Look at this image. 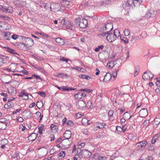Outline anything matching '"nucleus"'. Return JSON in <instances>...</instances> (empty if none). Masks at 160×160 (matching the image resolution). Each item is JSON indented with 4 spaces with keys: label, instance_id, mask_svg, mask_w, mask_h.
I'll list each match as a JSON object with an SVG mask.
<instances>
[{
    "label": "nucleus",
    "instance_id": "69168bd1",
    "mask_svg": "<svg viewBox=\"0 0 160 160\" xmlns=\"http://www.w3.org/2000/svg\"><path fill=\"white\" fill-rule=\"evenodd\" d=\"M50 138H51V141H53L55 139L54 136L53 134H51L50 136Z\"/></svg>",
    "mask_w": 160,
    "mask_h": 160
},
{
    "label": "nucleus",
    "instance_id": "680f3d73",
    "mask_svg": "<svg viewBox=\"0 0 160 160\" xmlns=\"http://www.w3.org/2000/svg\"><path fill=\"white\" fill-rule=\"evenodd\" d=\"M159 78H157V81L156 82V84L157 87H160V81L159 80Z\"/></svg>",
    "mask_w": 160,
    "mask_h": 160
},
{
    "label": "nucleus",
    "instance_id": "0e129e2a",
    "mask_svg": "<svg viewBox=\"0 0 160 160\" xmlns=\"http://www.w3.org/2000/svg\"><path fill=\"white\" fill-rule=\"evenodd\" d=\"M77 153L79 154H80L82 153V150L80 148H78L77 149Z\"/></svg>",
    "mask_w": 160,
    "mask_h": 160
},
{
    "label": "nucleus",
    "instance_id": "4be33fe9",
    "mask_svg": "<svg viewBox=\"0 0 160 160\" xmlns=\"http://www.w3.org/2000/svg\"><path fill=\"white\" fill-rule=\"evenodd\" d=\"M8 92L11 94H15L17 92L16 89L14 87H11Z\"/></svg>",
    "mask_w": 160,
    "mask_h": 160
},
{
    "label": "nucleus",
    "instance_id": "49530a36",
    "mask_svg": "<svg viewBox=\"0 0 160 160\" xmlns=\"http://www.w3.org/2000/svg\"><path fill=\"white\" fill-rule=\"evenodd\" d=\"M11 106V104L10 102H8L7 104H6L4 106V108L6 109H8Z\"/></svg>",
    "mask_w": 160,
    "mask_h": 160
},
{
    "label": "nucleus",
    "instance_id": "338daca9",
    "mask_svg": "<svg viewBox=\"0 0 160 160\" xmlns=\"http://www.w3.org/2000/svg\"><path fill=\"white\" fill-rule=\"evenodd\" d=\"M23 120V119L21 117H19L17 119V121L18 122H22Z\"/></svg>",
    "mask_w": 160,
    "mask_h": 160
},
{
    "label": "nucleus",
    "instance_id": "dca6fc26",
    "mask_svg": "<svg viewBox=\"0 0 160 160\" xmlns=\"http://www.w3.org/2000/svg\"><path fill=\"white\" fill-rule=\"evenodd\" d=\"M55 41L59 45L61 46L63 45L65 43L64 40L60 38H57L56 39Z\"/></svg>",
    "mask_w": 160,
    "mask_h": 160
},
{
    "label": "nucleus",
    "instance_id": "a18cd8bd",
    "mask_svg": "<svg viewBox=\"0 0 160 160\" xmlns=\"http://www.w3.org/2000/svg\"><path fill=\"white\" fill-rule=\"evenodd\" d=\"M0 9L3 12H6L7 7L5 6L0 5Z\"/></svg>",
    "mask_w": 160,
    "mask_h": 160
},
{
    "label": "nucleus",
    "instance_id": "37998d69",
    "mask_svg": "<svg viewBox=\"0 0 160 160\" xmlns=\"http://www.w3.org/2000/svg\"><path fill=\"white\" fill-rule=\"evenodd\" d=\"M124 33L125 36H128L130 33V31L127 29H125L124 31Z\"/></svg>",
    "mask_w": 160,
    "mask_h": 160
},
{
    "label": "nucleus",
    "instance_id": "1a4fd4ad",
    "mask_svg": "<svg viewBox=\"0 0 160 160\" xmlns=\"http://www.w3.org/2000/svg\"><path fill=\"white\" fill-rule=\"evenodd\" d=\"M86 96V93L79 91V92L75 94L74 95V97L76 99H80L82 98L85 97Z\"/></svg>",
    "mask_w": 160,
    "mask_h": 160
},
{
    "label": "nucleus",
    "instance_id": "3c124183",
    "mask_svg": "<svg viewBox=\"0 0 160 160\" xmlns=\"http://www.w3.org/2000/svg\"><path fill=\"white\" fill-rule=\"evenodd\" d=\"M32 77H34L35 78H36L37 80H40L41 81H42V78L40 77L38 75H36L35 74H33L32 75Z\"/></svg>",
    "mask_w": 160,
    "mask_h": 160
},
{
    "label": "nucleus",
    "instance_id": "ddd939ff",
    "mask_svg": "<svg viewBox=\"0 0 160 160\" xmlns=\"http://www.w3.org/2000/svg\"><path fill=\"white\" fill-rule=\"evenodd\" d=\"M155 12H156L153 10H150L147 13V17L148 18L153 17L156 15Z\"/></svg>",
    "mask_w": 160,
    "mask_h": 160
},
{
    "label": "nucleus",
    "instance_id": "39448f33",
    "mask_svg": "<svg viewBox=\"0 0 160 160\" xmlns=\"http://www.w3.org/2000/svg\"><path fill=\"white\" fill-rule=\"evenodd\" d=\"M91 154V152L88 150L84 149L82 150V153L80 155L83 158H88L89 157Z\"/></svg>",
    "mask_w": 160,
    "mask_h": 160
},
{
    "label": "nucleus",
    "instance_id": "2eb2a0df",
    "mask_svg": "<svg viewBox=\"0 0 160 160\" xmlns=\"http://www.w3.org/2000/svg\"><path fill=\"white\" fill-rule=\"evenodd\" d=\"M19 96L22 97L23 100H27L28 99V93H25V92L21 93Z\"/></svg>",
    "mask_w": 160,
    "mask_h": 160
},
{
    "label": "nucleus",
    "instance_id": "bb28decb",
    "mask_svg": "<svg viewBox=\"0 0 160 160\" xmlns=\"http://www.w3.org/2000/svg\"><path fill=\"white\" fill-rule=\"evenodd\" d=\"M142 2V0H134L133 5L134 6L139 5Z\"/></svg>",
    "mask_w": 160,
    "mask_h": 160
},
{
    "label": "nucleus",
    "instance_id": "4468645a",
    "mask_svg": "<svg viewBox=\"0 0 160 160\" xmlns=\"http://www.w3.org/2000/svg\"><path fill=\"white\" fill-rule=\"evenodd\" d=\"M37 134L35 133H32L28 137V140L32 142L34 141L36 139Z\"/></svg>",
    "mask_w": 160,
    "mask_h": 160
},
{
    "label": "nucleus",
    "instance_id": "f03ea898",
    "mask_svg": "<svg viewBox=\"0 0 160 160\" xmlns=\"http://www.w3.org/2000/svg\"><path fill=\"white\" fill-rule=\"evenodd\" d=\"M99 35L100 36L102 37H105L106 39L111 42H113L117 39L116 37H115V36L113 34V33L110 32L102 33L101 34H99Z\"/></svg>",
    "mask_w": 160,
    "mask_h": 160
},
{
    "label": "nucleus",
    "instance_id": "ea45409f",
    "mask_svg": "<svg viewBox=\"0 0 160 160\" xmlns=\"http://www.w3.org/2000/svg\"><path fill=\"white\" fill-rule=\"evenodd\" d=\"M158 137L157 136H153L151 140V143L152 144H154L156 142L157 139H158Z\"/></svg>",
    "mask_w": 160,
    "mask_h": 160
},
{
    "label": "nucleus",
    "instance_id": "5fc2aeb1",
    "mask_svg": "<svg viewBox=\"0 0 160 160\" xmlns=\"http://www.w3.org/2000/svg\"><path fill=\"white\" fill-rule=\"evenodd\" d=\"M154 149V146L153 145H150L148 147V150L150 151H153Z\"/></svg>",
    "mask_w": 160,
    "mask_h": 160
},
{
    "label": "nucleus",
    "instance_id": "de8ad7c7",
    "mask_svg": "<svg viewBox=\"0 0 160 160\" xmlns=\"http://www.w3.org/2000/svg\"><path fill=\"white\" fill-rule=\"evenodd\" d=\"M63 4L65 7H67L71 5L70 2L67 1H65L63 2Z\"/></svg>",
    "mask_w": 160,
    "mask_h": 160
},
{
    "label": "nucleus",
    "instance_id": "393cba45",
    "mask_svg": "<svg viewBox=\"0 0 160 160\" xmlns=\"http://www.w3.org/2000/svg\"><path fill=\"white\" fill-rule=\"evenodd\" d=\"M79 91H81L82 92L87 93H89L92 92V90L89 89L87 88H84V89H80L79 90Z\"/></svg>",
    "mask_w": 160,
    "mask_h": 160
},
{
    "label": "nucleus",
    "instance_id": "bf43d9fd",
    "mask_svg": "<svg viewBox=\"0 0 160 160\" xmlns=\"http://www.w3.org/2000/svg\"><path fill=\"white\" fill-rule=\"evenodd\" d=\"M18 37V36L17 35L14 34L12 36V38L14 40H16Z\"/></svg>",
    "mask_w": 160,
    "mask_h": 160
},
{
    "label": "nucleus",
    "instance_id": "20e7f679",
    "mask_svg": "<svg viewBox=\"0 0 160 160\" xmlns=\"http://www.w3.org/2000/svg\"><path fill=\"white\" fill-rule=\"evenodd\" d=\"M77 107L79 109L83 110L86 108V104L84 101L79 100L77 103Z\"/></svg>",
    "mask_w": 160,
    "mask_h": 160
},
{
    "label": "nucleus",
    "instance_id": "e2e57ef3",
    "mask_svg": "<svg viewBox=\"0 0 160 160\" xmlns=\"http://www.w3.org/2000/svg\"><path fill=\"white\" fill-rule=\"evenodd\" d=\"M37 93L40 96L43 97L45 95V93L43 92H38Z\"/></svg>",
    "mask_w": 160,
    "mask_h": 160
},
{
    "label": "nucleus",
    "instance_id": "72a5a7b5",
    "mask_svg": "<svg viewBox=\"0 0 160 160\" xmlns=\"http://www.w3.org/2000/svg\"><path fill=\"white\" fill-rule=\"evenodd\" d=\"M59 23H60V25L61 26L67 25L68 22L67 21H66L65 19H62L60 22H59Z\"/></svg>",
    "mask_w": 160,
    "mask_h": 160
},
{
    "label": "nucleus",
    "instance_id": "774afa93",
    "mask_svg": "<svg viewBox=\"0 0 160 160\" xmlns=\"http://www.w3.org/2000/svg\"><path fill=\"white\" fill-rule=\"evenodd\" d=\"M116 130L118 131L121 132V130H122V128L120 126H117L116 127Z\"/></svg>",
    "mask_w": 160,
    "mask_h": 160
},
{
    "label": "nucleus",
    "instance_id": "473e14b6",
    "mask_svg": "<svg viewBox=\"0 0 160 160\" xmlns=\"http://www.w3.org/2000/svg\"><path fill=\"white\" fill-rule=\"evenodd\" d=\"M123 117L127 120L129 119L131 117V116H130L129 113H128L127 112H126L123 114Z\"/></svg>",
    "mask_w": 160,
    "mask_h": 160
},
{
    "label": "nucleus",
    "instance_id": "a211bd4d",
    "mask_svg": "<svg viewBox=\"0 0 160 160\" xmlns=\"http://www.w3.org/2000/svg\"><path fill=\"white\" fill-rule=\"evenodd\" d=\"M32 116V113L30 112L29 110V111H27L24 114V116L26 119H28L31 118Z\"/></svg>",
    "mask_w": 160,
    "mask_h": 160
},
{
    "label": "nucleus",
    "instance_id": "13d9d810",
    "mask_svg": "<svg viewBox=\"0 0 160 160\" xmlns=\"http://www.w3.org/2000/svg\"><path fill=\"white\" fill-rule=\"evenodd\" d=\"M22 110L21 108L19 109H17L15 111L13 112L12 114H16L18 112H19L20 111Z\"/></svg>",
    "mask_w": 160,
    "mask_h": 160
},
{
    "label": "nucleus",
    "instance_id": "e433bc0d",
    "mask_svg": "<svg viewBox=\"0 0 160 160\" xmlns=\"http://www.w3.org/2000/svg\"><path fill=\"white\" fill-rule=\"evenodd\" d=\"M81 19L82 18L79 17L75 19V23L76 25H78L79 26V23H80Z\"/></svg>",
    "mask_w": 160,
    "mask_h": 160
},
{
    "label": "nucleus",
    "instance_id": "7c9ffc66",
    "mask_svg": "<svg viewBox=\"0 0 160 160\" xmlns=\"http://www.w3.org/2000/svg\"><path fill=\"white\" fill-rule=\"evenodd\" d=\"M133 3V0H128L126 2V5L127 6H131Z\"/></svg>",
    "mask_w": 160,
    "mask_h": 160
},
{
    "label": "nucleus",
    "instance_id": "9d476101",
    "mask_svg": "<svg viewBox=\"0 0 160 160\" xmlns=\"http://www.w3.org/2000/svg\"><path fill=\"white\" fill-rule=\"evenodd\" d=\"M148 114V112L146 108L142 109L139 111V115L141 117H146Z\"/></svg>",
    "mask_w": 160,
    "mask_h": 160
},
{
    "label": "nucleus",
    "instance_id": "603ef678",
    "mask_svg": "<svg viewBox=\"0 0 160 160\" xmlns=\"http://www.w3.org/2000/svg\"><path fill=\"white\" fill-rule=\"evenodd\" d=\"M6 122V118H5L0 119V122L2 123H5Z\"/></svg>",
    "mask_w": 160,
    "mask_h": 160
},
{
    "label": "nucleus",
    "instance_id": "a19ab883",
    "mask_svg": "<svg viewBox=\"0 0 160 160\" xmlns=\"http://www.w3.org/2000/svg\"><path fill=\"white\" fill-rule=\"evenodd\" d=\"M139 67L138 66L136 67L135 71L134 73V77L138 75V73L139 72Z\"/></svg>",
    "mask_w": 160,
    "mask_h": 160
},
{
    "label": "nucleus",
    "instance_id": "f3484780",
    "mask_svg": "<svg viewBox=\"0 0 160 160\" xmlns=\"http://www.w3.org/2000/svg\"><path fill=\"white\" fill-rule=\"evenodd\" d=\"M116 63V62L115 61H111L108 62L107 64V68L111 69L114 66Z\"/></svg>",
    "mask_w": 160,
    "mask_h": 160
},
{
    "label": "nucleus",
    "instance_id": "6ab92c4d",
    "mask_svg": "<svg viewBox=\"0 0 160 160\" xmlns=\"http://www.w3.org/2000/svg\"><path fill=\"white\" fill-rule=\"evenodd\" d=\"M71 132L70 131H67L64 134V137L66 138L65 139L68 140L71 137Z\"/></svg>",
    "mask_w": 160,
    "mask_h": 160
},
{
    "label": "nucleus",
    "instance_id": "a878e982",
    "mask_svg": "<svg viewBox=\"0 0 160 160\" xmlns=\"http://www.w3.org/2000/svg\"><path fill=\"white\" fill-rule=\"evenodd\" d=\"M139 144H141L140 146L141 148H144L147 145V142L146 141L143 140L139 142Z\"/></svg>",
    "mask_w": 160,
    "mask_h": 160
},
{
    "label": "nucleus",
    "instance_id": "f704fd0d",
    "mask_svg": "<svg viewBox=\"0 0 160 160\" xmlns=\"http://www.w3.org/2000/svg\"><path fill=\"white\" fill-rule=\"evenodd\" d=\"M118 71L119 70L118 69H116L113 72L112 75L114 78H115L116 77L117 75V73Z\"/></svg>",
    "mask_w": 160,
    "mask_h": 160
},
{
    "label": "nucleus",
    "instance_id": "0eeeda50",
    "mask_svg": "<svg viewBox=\"0 0 160 160\" xmlns=\"http://www.w3.org/2000/svg\"><path fill=\"white\" fill-rule=\"evenodd\" d=\"M88 21L87 20L82 18L80 23H79V26L80 28H85L88 26Z\"/></svg>",
    "mask_w": 160,
    "mask_h": 160
},
{
    "label": "nucleus",
    "instance_id": "aec40b11",
    "mask_svg": "<svg viewBox=\"0 0 160 160\" xmlns=\"http://www.w3.org/2000/svg\"><path fill=\"white\" fill-rule=\"evenodd\" d=\"M50 128L53 132L56 133L57 132L58 128L57 126L52 124L51 125Z\"/></svg>",
    "mask_w": 160,
    "mask_h": 160
},
{
    "label": "nucleus",
    "instance_id": "4d7b16f0",
    "mask_svg": "<svg viewBox=\"0 0 160 160\" xmlns=\"http://www.w3.org/2000/svg\"><path fill=\"white\" fill-rule=\"evenodd\" d=\"M36 114L37 116L36 117L38 119L39 117H40L41 116V112L39 111L37 112Z\"/></svg>",
    "mask_w": 160,
    "mask_h": 160
},
{
    "label": "nucleus",
    "instance_id": "c9c22d12",
    "mask_svg": "<svg viewBox=\"0 0 160 160\" xmlns=\"http://www.w3.org/2000/svg\"><path fill=\"white\" fill-rule=\"evenodd\" d=\"M33 67L35 68L38 70L39 71H41V72H43L44 71L43 68H42L41 67L38 66L37 65L34 66H33Z\"/></svg>",
    "mask_w": 160,
    "mask_h": 160
},
{
    "label": "nucleus",
    "instance_id": "2f4dec72",
    "mask_svg": "<svg viewBox=\"0 0 160 160\" xmlns=\"http://www.w3.org/2000/svg\"><path fill=\"white\" fill-rule=\"evenodd\" d=\"M92 105L91 102L90 101H88L86 104V108H87L88 109L92 108Z\"/></svg>",
    "mask_w": 160,
    "mask_h": 160
},
{
    "label": "nucleus",
    "instance_id": "052dcab7",
    "mask_svg": "<svg viewBox=\"0 0 160 160\" xmlns=\"http://www.w3.org/2000/svg\"><path fill=\"white\" fill-rule=\"evenodd\" d=\"M61 60L62 61H65L66 62H67L68 61V59L64 57H61Z\"/></svg>",
    "mask_w": 160,
    "mask_h": 160
},
{
    "label": "nucleus",
    "instance_id": "58836bf2",
    "mask_svg": "<svg viewBox=\"0 0 160 160\" xmlns=\"http://www.w3.org/2000/svg\"><path fill=\"white\" fill-rule=\"evenodd\" d=\"M149 121L148 120H145L143 123V126L145 127H147L149 124Z\"/></svg>",
    "mask_w": 160,
    "mask_h": 160
},
{
    "label": "nucleus",
    "instance_id": "9b49d317",
    "mask_svg": "<svg viewBox=\"0 0 160 160\" xmlns=\"http://www.w3.org/2000/svg\"><path fill=\"white\" fill-rule=\"evenodd\" d=\"M112 77V75L109 72L107 73L104 76L103 81L107 82L110 80Z\"/></svg>",
    "mask_w": 160,
    "mask_h": 160
},
{
    "label": "nucleus",
    "instance_id": "6e6552de",
    "mask_svg": "<svg viewBox=\"0 0 160 160\" xmlns=\"http://www.w3.org/2000/svg\"><path fill=\"white\" fill-rule=\"evenodd\" d=\"M26 41V43L27 45V46L28 47H31L33 45L34 42L32 39L29 38H25L23 37Z\"/></svg>",
    "mask_w": 160,
    "mask_h": 160
},
{
    "label": "nucleus",
    "instance_id": "c85d7f7f",
    "mask_svg": "<svg viewBox=\"0 0 160 160\" xmlns=\"http://www.w3.org/2000/svg\"><path fill=\"white\" fill-rule=\"evenodd\" d=\"M79 77L81 78H82L86 79H89L91 78L90 77L88 76H87L84 74H82L79 75Z\"/></svg>",
    "mask_w": 160,
    "mask_h": 160
},
{
    "label": "nucleus",
    "instance_id": "864d4df0",
    "mask_svg": "<svg viewBox=\"0 0 160 160\" xmlns=\"http://www.w3.org/2000/svg\"><path fill=\"white\" fill-rule=\"evenodd\" d=\"M113 113V111L112 110H110L108 112V115L109 117H111L112 116Z\"/></svg>",
    "mask_w": 160,
    "mask_h": 160
},
{
    "label": "nucleus",
    "instance_id": "b1692460",
    "mask_svg": "<svg viewBox=\"0 0 160 160\" xmlns=\"http://www.w3.org/2000/svg\"><path fill=\"white\" fill-rule=\"evenodd\" d=\"M113 34L114 35L115 37L117 38L120 36V32L119 30L118 29H116L114 30Z\"/></svg>",
    "mask_w": 160,
    "mask_h": 160
},
{
    "label": "nucleus",
    "instance_id": "5701e85b",
    "mask_svg": "<svg viewBox=\"0 0 160 160\" xmlns=\"http://www.w3.org/2000/svg\"><path fill=\"white\" fill-rule=\"evenodd\" d=\"M10 33L9 32H7L4 35V38L6 40H9L11 39Z\"/></svg>",
    "mask_w": 160,
    "mask_h": 160
},
{
    "label": "nucleus",
    "instance_id": "7ed1b4c3",
    "mask_svg": "<svg viewBox=\"0 0 160 160\" xmlns=\"http://www.w3.org/2000/svg\"><path fill=\"white\" fill-rule=\"evenodd\" d=\"M153 77V74L149 71L145 72L142 75V78L144 80L152 79Z\"/></svg>",
    "mask_w": 160,
    "mask_h": 160
},
{
    "label": "nucleus",
    "instance_id": "c756f323",
    "mask_svg": "<svg viewBox=\"0 0 160 160\" xmlns=\"http://www.w3.org/2000/svg\"><path fill=\"white\" fill-rule=\"evenodd\" d=\"M65 152L62 151L60 152L58 154V157H61V158H64L65 157Z\"/></svg>",
    "mask_w": 160,
    "mask_h": 160
},
{
    "label": "nucleus",
    "instance_id": "4c0bfd02",
    "mask_svg": "<svg viewBox=\"0 0 160 160\" xmlns=\"http://www.w3.org/2000/svg\"><path fill=\"white\" fill-rule=\"evenodd\" d=\"M154 123L155 125L158 126L160 123V118H156L155 119Z\"/></svg>",
    "mask_w": 160,
    "mask_h": 160
},
{
    "label": "nucleus",
    "instance_id": "c03bdc74",
    "mask_svg": "<svg viewBox=\"0 0 160 160\" xmlns=\"http://www.w3.org/2000/svg\"><path fill=\"white\" fill-rule=\"evenodd\" d=\"M13 12L12 8L11 7H8L7 8L6 12L12 13Z\"/></svg>",
    "mask_w": 160,
    "mask_h": 160
},
{
    "label": "nucleus",
    "instance_id": "f257e3e1",
    "mask_svg": "<svg viewBox=\"0 0 160 160\" xmlns=\"http://www.w3.org/2000/svg\"><path fill=\"white\" fill-rule=\"evenodd\" d=\"M113 28V24L112 23H108L102 26L99 28V31L102 33H108Z\"/></svg>",
    "mask_w": 160,
    "mask_h": 160
},
{
    "label": "nucleus",
    "instance_id": "423d86ee",
    "mask_svg": "<svg viewBox=\"0 0 160 160\" xmlns=\"http://www.w3.org/2000/svg\"><path fill=\"white\" fill-rule=\"evenodd\" d=\"M2 78L3 82L6 84L9 83L12 80V77L7 74L4 75Z\"/></svg>",
    "mask_w": 160,
    "mask_h": 160
},
{
    "label": "nucleus",
    "instance_id": "8fccbe9b",
    "mask_svg": "<svg viewBox=\"0 0 160 160\" xmlns=\"http://www.w3.org/2000/svg\"><path fill=\"white\" fill-rule=\"evenodd\" d=\"M42 103L41 102H38L36 105L38 108H40L42 107Z\"/></svg>",
    "mask_w": 160,
    "mask_h": 160
},
{
    "label": "nucleus",
    "instance_id": "79ce46f5",
    "mask_svg": "<svg viewBox=\"0 0 160 160\" xmlns=\"http://www.w3.org/2000/svg\"><path fill=\"white\" fill-rule=\"evenodd\" d=\"M44 128V126L42 125V126L38 128V132L40 133L41 134L42 133V130L43 128Z\"/></svg>",
    "mask_w": 160,
    "mask_h": 160
},
{
    "label": "nucleus",
    "instance_id": "09e8293b",
    "mask_svg": "<svg viewBox=\"0 0 160 160\" xmlns=\"http://www.w3.org/2000/svg\"><path fill=\"white\" fill-rule=\"evenodd\" d=\"M120 38L122 41L124 42V43H126V44H127L128 42V40L127 41H126L127 38L125 37H122H122L121 36H120Z\"/></svg>",
    "mask_w": 160,
    "mask_h": 160
},
{
    "label": "nucleus",
    "instance_id": "6e6d98bb",
    "mask_svg": "<svg viewBox=\"0 0 160 160\" xmlns=\"http://www.w3.org/2000/svg\"><path fill=\"white\" fill-rule=\"evenodd\" d=\"M99 125L100 126V128H101V129H102L103 128H104V126L106 125L103 122H101L99 123Z\"/></svg>",
    "mask_w": 160,
    "mask_h": 160
},
{
    "label": "nucleus",
    "instance_id": "cd10ccee",
    "mask_svg": "<svg viewBox=\"0 0 160 160\" xmlns=\"http://www.w3.org/2000/svg\"><path fill=\"white\" fill-rule=\"evenodd\" d=\"M7 51L8 52H9L10 53L14 55H17L19 56V54L18 53H17L16 52H15L14 50L11 49L10 48H8V50H7Z\"/></svg>",
    "mask_w": 160,
    "mask_h": 160
},
{
    "label": "nucleus",
    "instance_id": "f8f14e48",
    "mask_svg": "<svg viewBox=\"0 0 160 160\" xmlns=\"http://www.w3.org/2000/svg\"><path fill=\"white\" fill-rule=\"evenodd\" d=\"M93 158L95 159H98L99 160H106L107 158L106 157H101L99 156V154L98 153L95 154Z\"/></svg>",
    "mask_w": 160,
    "mask_h": 160
},
{
    "label": "nucleus",
    "instance_id": "412c9836",
    "mask_svg": "<svg viewBox=\"0 0 160 160\" xmlns=\"http://www.w3.org/2000/svg\"><path fill=\"white\" fill-rule=\"evenodd\" d=\"M18 45L21 46V48L22 50H26L28 49V47L27 46V45L26 43H24L20 42Z\"/></svg>",
    "mask_w": 160,
    "mask_h": 160
}]
</instances>
